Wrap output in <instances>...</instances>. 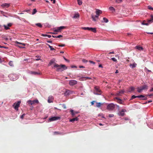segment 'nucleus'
<instances>
[{
	"instance_id": "f257e3e1",
	"label": "nucleus",
	"mask_w": 153,
	"mask_h": 153,
	"mask_svg": "<svg viewBox=\"0 0 153 153\" xmlns=\"http://www.w3.org/2000/svg\"><path fill=\"white\" fill-rule=\"evenodd\" d=\"M53 67L57 68L56 71H62L67 69V67L65 65H58L55 64Z\"/></svg>"
},
{
	"instance_id": "f03ea898",
	"label": "nucleus",
	"mask_w": 153,
	"mask_h": 153,
	"mask_svg": "<svg viewBox=\"0 0 153 153\" xmlns=\"http://www.w3.org/2000/svg\"><path fill=\"white\" fill-rule=\"evenodd\" d=\"M102 13V11L98 9H96V14L95 16H94L93 14L91 15V18H92L93 21L94 22H96L97 21V20L95 18L98 19L100 14H101Z\"/></svg>"
},
{
	"instance_id": "7ed1b4c3",
	"label": "nucleus",
	"mask_w": 153,
	"mask_h": 153,
	"mask_svg": "<svg viewBox=\"0 0 153 153\" xmlns=\"http://www.w3.org/2000/svg\"><path fill=\"white\" fill-rule=\"evenodd\" d=\"M94 94L95 95H100L102 94V91L100 89V88L98 86H95L94 87Z\"/></svg>"
},
{
	"instance_id": "20e7f679",
	"label": "nucleus",
	"mask_w": 153,
	"mask_h": 153,
	"mask_svg": "<svg viewBox=\"0 0 153 153\" xmlns=\"http://www.w3.org/2000/svg\"><path fill=\"white\" fill-rule=\"evenodd\" d=\"M10 79L12 81H15L18 78V76L16 75L12 74L9 75L8 76Z\"/></svg>"
},
{
	"instance_id": "39448f33",
	"label": "nucleus",
	"mask_w": 153,
	"mask_h": 153,
	"mask_svg": "<svg viewBox=\"0 0 153 153\" xmlns=\"http://www.w3.org/2000/svg\"><path fill=\"white\" fill-rule=\"evenodd\" d=\"M21 102L20 101H18L16 103H14L13 105V106L14 107V109L17 111L18 110V108L20 105Z\"/></svg>"
},
{
	"instance_id": "423d86ee",
	"label": "nucleus",
	"mask_w": 153,
	"mask_h": 153,
	"mask_svg": "<svg viewBox=\"0 0 153 153\" xmlns=\"http://www.w3.org/2000/svg\"><path fill=\"white\" fill-rule=\"evenodd\" d=\"M74 93V91H71L69 90L65 89V91L64 93L65 96H68L70 94H72Z\"/></svg>"
},
{
	"instance_id": "0eeeda50",
	"label": "nucleus",
	"mask_w": 153,
	"mask_h": 153,
	"mask_svg": "<svg viewBox=\"0 0 153 153\" xmlns=\"http://www.w3.org/2000/svg\"><path fill=\"white\" fill-rule=\"evenodd\" d=\"M60 117H53L49 119V121L51 122L60 119Z\"/></svg>"
},
{
	"instance_id": "6e6552de",
	"label": "nucleus",
	"mask_w": 153,
	"mask_h": 153,
	"mask_svg": "<svg viewBox=\"0 0 153 153\" xmlns=\"http://www.w3.org/2000/svg\"><path fill=\"white\" fill-rule=\"evenodd\" d=\"M115 107V105L113 103H111L107 105V108L110 110H113Z\"/></svg>"
},
{
	"instance_id": "1a4fd4ad",
	"label": "nucleus",
	"mask_w": 153,
	"mask_h": 153,
	"mask_svg": "<svg viewBox=\"0 0 153 153\" xmlns=\"http://www.w3.org/2000/svg\"><path fill=\"white\" fill-rule=\"evenodd\" d=\"M65 28V27L62 26L59 27H58L56 28V29L54 30V31L57 32H60L61 30L64 29Z\"/></svg>"
},
{
	"instance_id": "9d476101",
	"label": "nucleus",
	"mask_w": 153,
	"mask_h": 153,
	"mask_svg": "<svg viewBox=\"0 0 153 153\" xmlns=\"http://www.w3.org/2000/svg\"><path fill=\"white\" fill-rule=\"evenodd\" d=\"M77 83L76 81L74 80H71L69 81V84L71 86H73L76 84Z\"/></svg>"
},
{
	"instance_id": "9b49d317",
	"label": "nucleus",
	"mask_w": 153,
	"mask_h": 153,
	"mask_svg": "<svg viewBox=\"0 0 153 153\" xmlns=\"http://www.w3.org/2000/svg\"><path fill=\"white\" fill-rule=\"evenodd\" d=\"M126 111V109H123L120 111L119 112L118 114L119 116H123L125 114L124 112Z\"/></svg>"
},
{
	"instance_id": "f8f14e48",
	"label": "nucleus",
	"mask_w": 153,
	"mask_h": 153,
	"mask_svg": "<svg viewBox=\"0 0 153 153\" xmlns=\"http://www.w3.org/2000/svg\"><path fill=\"white\" fill-rule=\"evenodd\" d=\"M142 91L143 90H147L148 89V86L146 85H144L140 87Z\"/></svg>"
},
{
	"instance_id": "ddd939ff",
	"label": "nucleus",
	"mask_w": 153,
	"mask_h": 153,
	"mask_svg": "<svg viewBox=\"0 0 153 153\" xmlns=\"http://www.w3.org/2000/svg\"><path fill=\"white\" fill-rule=\"evenodd\" d=\"M28 73L30 74L33 75H37L40 74V73L39 72L33 71H30Z\"/></svg>"
},
{
	"instance_id": "4468645a",
	"label": "nucleus",
	"mask_w": 153,
	"mask_h": 153,
	"mask_svg": "<svg viewBox=\"0 0 153 153\" xmlns=\"http://www.w3.org/2000/svg\"><path fill=\"white\" fill-rule=\"evenodd\" d=\"M10 6V4L5 3L2 4L1 6L3 7H9Z\"/></svg>"
},
{
	"instance_id": "2eb2a0df",
	"label": "nucleus",
	"mask_w": 153,
	"mask_h": 153,
	"mask_svg": "<svg viewBox=\"0 0 153 153\" xmlns=\"http://www.w3.org/2000/svg\"><path fill=\"white\" fill-rule=\"evenodd\" d=\"M53 99V97L52 96H49L48 98V102L49 103H51L53 102L52 100Z\"/></svg>"
},
{
	"instance_id": "dca6fc26",
	"label": "nucleus",
	"mask_w": 153,
	"mask_h": 153,
	"mask_svg": "<svg viewBox=\"0 0 153 153\" xmlns=\"http://www.w3.org/2000/svg\"><path fill=\"white\" fill-rule=\"evenodd\" d=\"M79 120V118L78 117L76 118H73L70 119L69 121L71 122H73L75 121H78Z\"/></svg>"
},
{
	"instance_id": "f3484780",
	"label": "nucleus",
	"mask_w": 153,
	"mask_h": 153,
	"mask_svg": "<svg viewBox=\"0 0 153 153\" xmlns=\"http://www.w3.org/2000/svg\"><path fill=\"white\" fill-rule=\"evenodd\" d=\"M137 64L135 62L133 63L132 64H131L129 65L130 67L131 68H134L136 67Z\"/></svg>"
},
{
	"instance_id": "a211bd4d",
	"label": "nucleus",
	"mask_w": 153,
	"mask_h": 153,
	"mask_svg": "<svg viewBox=\"0 0 153 153\" xmlns=\"http://www.w3.org/2000/svg\"><path fill=\"white\" fill-rule=\"evenodd\" d=\"M116 99L117 100V102L121 104H123V101L120 98H119L118 97H116Z\"/></svg>"
},
{
	"instance_id": "6ab92c4d",
	"label": "nucleus",
	"mask_w": 153,
	"mask_h": 153,
	"mask_svg": "<svg viewBox=\"0 0 153 153\" xmlns=\"http://www.w3.org/2000/svg\"><path fill=\"white\" fill-rule=\"evenodd\" d=\"M53 64H56L55 62V60L54 59H51L50 60L49 64H48L49 66Z\"/></svg>"
},
{
	"instance_id": "aec40b11",
	"label": "nucleus",
	"mask_w": 153,
	"mask_h": 153,
	"mask_svg": "<svg viewBox=\"0 0 153 153\" xmlns=\"http://www.w3.org/2000/svg\"><path fill=\"white\" fill-rule=\"evenodd\" d=\"M135 89V88L133 86L131 87L129 89L128 91L130 92L134 91Z\"/></svg>"
},
{
	"instance_id": "412c9836",
	"label": "nucleus",
	"mask_w": 153,
	"mask_h": 153,
	"mask_svg": "<svg viewBox=\"0 0 153 153\" xmlns=\"http://www.w3.org/2000/svg\"><path fill=\"white\" fill-rule=\"evenodd\" d=\"M79 13L75 14L74 16L73 17V18L74 19H76L79 17Z\"/></svg>"
},
{
	"instance_id": "4be33fe9",
	"label": "nucleus",
	"mask_w": 153,
	"mask_h": 153,
	"mask_svg": "<svg viewBox=\"0 0 153 153\" xmlns=\"http://www.w3.org/2000/svg\"><path fill=\"white\" fill-rule=\"evenodd\" d=\"M27 102L29 104L31 105H32L33 104H34L33 100L32 101L31 100H28L27 101Z\"/></svg>"
},
{
	"instance_id": "5701e85b",
	"label": "nucleus",
	"mask_w": 153,
	"mask_h": 153,
	"mask_svg": "<svg viewBox=\"0 0 153 153\" xmlns=\"http://www.w3.org/2000/svg\"><path fill=\"white\" fill-rule=\"evenodd\" d=\"M46 45L49 46V47L50 48L51 51L55 50V49L53 48L52 46H50L49 44L48 43H46Z\"/></svg>"
},
{
	"instance_id": "b1692460",
	"label": "nucleus",
	"mask_w": 153,
	"mask_h": 153,
	"mask_svg": "<svg viewBox=\"0 0 153 153\" xmlns=\"http://www.w3.org/2000/svg\"><path fill=\"white\" fill-rule=\"evenodd\" d=\"M135 48L136 49L139 50H143V48L142 47L139 46H136L135 47Z\"/></svg>"
},
{
	"instance_id": "393cba45",
	"label": "nucleus",
	"mask_w": 153,
	"mask_h": 153,
	"mask_svg": "<svg viewBox=\"0 0 153 153\" xmlns=\"http://www.w3.org/2000/svg\"><path fill=\"white\" fill-rule=\"evenodd\" d=\"M149 22H153V16L151 15V19L148 20Z\"/></svg>"
},
{
	"instance_id": "a878e982",
	"label": "nucleus",
	"mask_w": 153,
	"mask_h": 153,
	"mask_svg": "<svg viewBox=\"0 0 153 153\" xmlns=\"http://www.w3.org/2000/svg\"><path fill=\"white\" fill-rule=\"evenodd\" d=\"M90 31H91L94 33H96V30L95 28H92L91 27V29Z\"/></svg>"
},
{
	"instance_id": "bb28decb",
	"label": "nucleus",
	"mask_w": 153,
	"mask_h": 153,
	"mask_svg": "<svg viewBox=\"0 0 153 153\" xmlns=\"http://www.w3.org/2000/svg\"><path fill=\"white\" fill-rule=\"evenodd\" d=\"M109 9L111 11L113 12L115 11V9L112 6L109 7Z\"/></svg>"
},
{
	"instance_id": "cd10ccee",
	"label": "nucleus",
	"mask_w": 153,
	"mask_h": 153,
	"mask_svg": "<svg viewBox=\"0 0 153 153\" xmlns=\"http://www.w3.org/2000/svg\"><path fill=\"white\" fill-rule=\"evenodd\" d=\"M70 111L71 112V115H72V117H74L76 114L75 113V112L74 111V110H73V109H71L70 110Z\"/></svg>"
},
{
	"instance_id": "c85d7f7f",
	"label": "nucleus",
	"mask_w": 153,
	"mask_h": 153,
	"mask_svg": "<svg viewBox=\"0 0 153 153\" xmlns=\"http://www.w3.org/2000/svg\"><path fill=\"white\" fill-rule=\"evenodd\" d=\"M3 26L4 27V29L6 30H9L10 29V28H9V27L7 25H3Z\"/></svg>"
},
{
	"instance_id": "c756f323",
	"label": "nucleus",
	"mask_w": 153,
	"mask_h": 153,
	"mask_svg": "<svg viewBox=\"0 0 153 153\" xmlns=\"http://www.w3.org/2000/svg\"><path fill=\"white\" fill-rule=\"evenodd\" d=\"M101 104L100 102H97L96 106L97 107L99 108L100 107Z\"/></svg>"
},
{
	"instance_id": "7c9ffc66",
	"label": "nucleus",
	"mask_w": 153,
	"mask_h": 153,
	"mask_svg": "<svg viewBox=\"0 0 153 153\" xmlns=\"http://www.w3.org/2000/svg\"><path fill=\"white\" fill-rule=\"evenodd\" d=\"M137 91L139 93H140L142 91V90H141V88L140 87H137Z\"/></svg>"
},
{
	"instance_id": "2f4dec72",
	"label": "nucleus",
	"mask_w": 153,
	"mask_h": 153,
	"mask_svg": "<svg viewBox=\"0 0 153 153\" xmlns=\"http://www.w3.org/2000/svg\"><path fill=\"white\" fill-rule=\"evenodd\" d=\"M9 65L13 67L14 66L13 62L12 61H10L9 62Z\"/></svg>"
},
{
	"instance_id": "473e14b6",
	"label": "nucleus",
	"mask_w": 153,
	"mask_h": 153,
	"mask_svg": "<svg viewBox=\"0 0 153 153\" xmlns=\"http://www.w3.org/2000/svg\"><path fill=\"white\" fill-rule=\"evenodd\" d=\"M103 20L105 23H107L108 22V19L105 17L103 18Z\"/></svg>"
},
{
	"instance_id": "72a5a7b5",
	"label": "nucleus",
	"mask_w": 153,
	"mask_h": 153,
	"mask_svg": "<svg viewBox=\"0 0 153 153\" xmlns=\"http://www.w3.org/2000/svg\"><path fill=\"white\" fill-rule=\"evenodd\" d=\"M82 28L84 30H90L91 29V27H83Z\"/></svg>"
},
{
	"instance_id": "f704fd0d",
	"label": "nucleus",
	"mask_w": 153,
	"mask_h": 153,
	"mask_svg": "<svg viewBox=\"0 0 153 153\" xmlns=\"http://www.w3.org/2000/svg\"><path fill=\"white\" fill-rule=\"evenodd\" d=\"M36 25L37 26L39 27H42V24H41V23H36Z\"/></svg>"
},
{
	"instance_id": "c9c22d12",
	"label": "nucleus",
	"mask_w": 153,
	"mask_h": 153,
	"mask_svg": "<svg viewBox=\"0 0 153 153\" xmlns=\"http://www.w3.org/2000/svg\"><path fill=\"white\" fill-rule=\"evenodd\" d=\"M78 4L79 5H81L82 4V2L81 0H77Z\"/></svg>"
},
{
	"instance_id": "e433bc0d",
	"label": "nucleus",
	"mask_w": 153,
	"mask_h": 153,
	"mask_svg": "<svg viewBox=\"0 0 153 153\" xmlns=\"http://www.w3.org/2000/svg\"><path fill=\"white\" fill-rule=\"evenodd\" d=\"M37 12V10L36 9H33V11L32 13V14H34Z\"/></svg>"
},
{
	"instance_id": "4c0bfd02",
	"label": "nucleus",
	"mask_w": 153,
	"mask_h": 153,
	"mask_svg": "<svg viewBox=\"0 0 153 153\" xmlns=\"http://www.w3.org/2000/svg\"><path fill=\"white\" fill-rule=\"evenodd\" d=\"M16 43L17 44H19V45H23L24 46H25V45H26V44H25V43H20V42H16Z\"/></svg>"
},
{
	"instance_id": "58836bf2",
	"label": "nucleus",
	"mask_w": 153,
	"mask_h": 153,
	"mask_svg": "<svg viewBox=\"0 0 153 153\" xmlns=\"http://www.w3.org/2000/svg\"><path fill=\"white\" fill-rule=\"evenodd\" d=\"M137 98V96H135L134 95H132L131 97V99H130V100H132L134 99V98Z\"/></svg>"
},
{
	"instance_id": "ea45409f",
	"label": "nucleus",
	"mask_w": 153,
	"mask_h": 153,
	"mask_svg": "<svg viewBox=\"0 0 153 153\" xmlns=\"http://www.w3.org/2000/svg\"><path fill=\"white\" fill-rule=\"evenodd\" d=\"M44 25L46 27H50V25L48 23H46L44 24Z\"/></svg>"
},
{
	"instance_id": "a19ab883",
	"label": "nucleus",
	"mask_w": 153,
	"mask_h": 153,
	"mask_svg": "<svg viewBox=\"0 0 153 153\" xmlns=\"http://www.w3.org/2000/svg\"><path fill=\"white\" fill-rule=\"evenodd\" d=\"M122 1V0H116V2L117 3H120Z\"/></svg>"
},
{
	"instance_id": "79ce46f5",
	"label": "nucleus",
	"mask_w": 153,
	"mask_h": 153,
	"mask_svg": "<svg viewBox=\"0 0 153 153\" xmlns=\"http://www.w3.org/2000/svg\"><path fill=\"white\" fill-rule=\"evenodd\" d=\"M148 8L149 10H153V8L151 7L149 5L148 6Z\"/></svg>"
},
{
	"instance_id": "37998d69",
	"label": "nucleus",
	"mask_w": 153,
	"mask_h": 153,
	"mask_svg": "<svg viewBox=\"0 0 153 153\" xmlns=\"http://www.w3.org/2000/svg\"><path fill=\"white\" fill-rule=\"evenodd\" d=\"M111 59L114 62H116L117 61V59L114 57H113L111 58Z\"/></svg>"
},
{
	"instance_id": "c03bdc74",
	"label": "nucleus",
	"mask_w": 153,
	"mask_h": 153,
	"mask_svg": "<svg viewBox=\"0 0 153 153\" xmlns=\"http://www.w3.org/2000/svg\"><path fill=\"white\" fill-rule=\"evenodd\" d=\"M143 98L141 99V100H147V98L146 97H145L144 95H143Z\"/></svg>"
},
{
	"instance_id": "a18cd8bd",
	"label": "nucleus",
	"mask_w": 153,
	"mask_h": 153,
	"mask_svg": "<svg viewBox=\"0 0 153 153\" xmlns=\"http://www.w3.org/2000/svg\"><path fill=\"white\" fill-rule=\"evenodd\" d=\"M25 114H23L20 117V118H21V119H23L24 118V116H25Z\"/></svg>"
},
{
	"instance_id": "49530a36",
	"label": "nucleus",
	"mask_w": 153,
	"mask_h": 153,
	"mask_svg": "<svg viewBox=\"0 0 153 153\" xmlns=\"http://www.w3.org/2000/svg\"><path fill=\"white\" fill-rule=\"evenodd\" d=\"M89 62L90 63L92 64H93L94 65L95 64V63L94 62V61H91V60H89Z\"/></svg>"
},
{
	"instance_id": "de8ad7c7",
	"label": "nucleus",
	"mask_w": 153,
	"mask_h": 153,
	"mask_svg": "<svg viewBox=\"0 0 153 153\" xmlns=\"http://www.w3.org/2000/svg\"><path fill=\"white\" fill-rule=\"evenodd\" d=\"M82 61V62L84 63H86L88 62V61L85 59H83Z\"/></svg>"
},
{
	"instance_id": "09e8293b",
	"label": "nucleus",
	"mask_w": 153,
	"mask_h": 153,
	"mask_svg": "<svg viewBox=\"0 0 153 153\" xmlns=\"http://www.w3.org/2000/svg\"><path fill=\"white\" fill-rule=\"evenodd\" d=\"M33 101L34 104H35V103H39V101L37 100H33Z\"/></svg>"
},
{
	"instance_id": "8fccbe9b",
	"label": "nucleus",
	"mask_w": 153,
	"mask_h": 153,
	"mask_svg": "<svg viewBox=\"0 0 153 153\" xmlns=\"http://www.w3.org/2000/svg\"><path fill=\"white\" fill-rule=\"evenodd\" d=\"M63 58L64 59V60L66 62H69V60L68 59H66L64 56L63 57Z\"/></svg>"
},
{
	"instance_id": "3c124183",
	"label": "nucleus",
	"mask_w": 153,
	"mask_h": 153,
	"mask_svg": "<svg viewBox=\"0 0 153 153\" xmlns=\"http://www.w3.org/2000/svg\"><path fill=\"white\" fill-rule=\"evenodd\" d=\"M142 25H149L148 23H144L143 22L142 23Z\"/></svg>"
},
{
	"instance_id": "603ef678",
	"label": "nucleus",
	"mask_w": 153,
	"mask_h": 153,
	"mask_svg": "<svg viewBox=\"0 0 153 153\" xmlns=\"http://www.w3.org/2000/svg\"><path fill=\"white\" fill-rule=\"evenodd\" d=\"M8 26L9 27H11L12 25V23H9L7 24Z\"/></svg>"
},
{
	"instance_id": "864d4df0",
	"label": "nucleus",
	"mask_w": 153,
	"mask_h": 153,
	"mask_svg": "<svg viewBox=\"0 0 153 153\" xmlns=\"http://www.w3.org/2000/svg\"><path fill=\"white\" fill-rule=\"evenodd\" d=\"M62 107L64 108H65V109H66V106L65 105V104H62Z\"/></svg>"
},
{
	"instance_id": "5fc2aeb1",
	"label": "nucleus",
	"mask_w": 153,
	"mask_h": 153,
	"mask_svg": "<svg viewBox=\"0 0 153 153\" xmlns=\"http://www.w3.org/2000/svg\"><path fill=\"white\" fill-rule=\"evenodd\" d=\"M143 95H138V96H137V98H143Z\"/></svg>"
},
{
	"instance_id": "6e6d98bb",
	"label": "nucleus",
	"mask_w": 153,
	"mask_h": 153,
	"mask_svg": "<svg viewBox=\"0 0 153 153\" xmlns=\"http://www.w3.org/2000/svg\"><path fill=\"white\" fill-rule=\"evenodd\" d=\"M124 90H121L120 91H119V92H120V94H123L124 92Z\"/></svg>"
},
{
	"instance_id": "4d7b16f0",
	"label": "nucleus",
	"mask_w": 153,
	"mask_h": 153,
	"mask_svg": "<svg viewBox=\"0 0 153 153\" xmlns=\"http://www.w3.org/2000/svg\"><path fill=\"white\" fill-rule=\"evenodd\" d=\"M114 115L112 114H109L108 116L109 117H114Z\"/></svg>"
},
{
	"instance_id": "13d9d810",
	"label": "nucleus",
	"mask_w": 153,
	"mask_h": 153,
	"mask_svg": "<svg viewBox=\"0 0 153 153\" xmlns=\"http://www.w3.org/2000/svg\"><path fill=\"white\" fill-rule=\"evenodd\" d=\"M84 78L86 79H91V77H85Z\"/></svg>"
},
{
	"instance_id": "bf43d9fd",
	"label": "nucleus",
	"mask_w": 153,
	"mask_h": 153,
	"mask_svg": "<svg viewBox=\"0 0 153 153\" xmlns=\"http://www.w3.org/2000/svg\"><path fill=\"white\" fill-rule=\"evenodd\" d=\"M62 36L61 35H59V36H56V38H60V37H62Z\"/></svg>"
},
{
	"instance_id": "052dcab7",
	"label": "nucleus",
	"mask_w": 153,
	"mask_h": 153,
	"mask_svg": "<svg viewBox=\"0 0 153 153\" xmlns=\"http://www.w3.org/2000/svg\"><path fill=\"white\" fill-rule=\"evenodd\" d=\"M41 35L43 36H47V34H42Z\"/></svg>"
},
{
	"instance_id": "680f3d73",
	"label": "nucleus",
	"mask_w": 153,
	"mask_h": 153,
	"mask_svg": "<svg viewBox=\"0 0 153 153\" xmlns=\"http://www.w3.org/2000/svg\"><path fill=\"white\" fill-rule=\"evenodd\" d=\"M65 46V44H62V45H58V46L59 47H64Z\"/></svg>"
},
{
	"instance_id": "e2e57ef3",
	"label": "nucleus",
	"mask_w": 153,
	"mask_h": 153,
	"mask_svg": "<svg viewBox=\"0 0 153 153\" xmlns=\"http://www.w3.org/2000/svg\"><path fill=\"white\" fill-rule=\"evenodd\" d=\"M19 47L21 48H25V47H24L22 46H21L20 45H17Z\"/></svg>"
},
{
	"instance_id": "0e129e2a",
	"label": "nucleus",
	"mask_w": 153,
	"mask_h": 153,
	"mask_svg": "<svg viewBox=\"0 0 153 153\" xmlns=\"http://www.w3.org/2000/svg\"><path fill=\"white\" fill-rule=\"evenodd\" d=\"M146 96H149V97L152 96H153V94H148V95H146Z\"/></svg>"
},
{
	"instance_id": "69168bd1",
	"label": "nucleus",
	"mask_w": 153,
	"mask_h": 153,
	"mask_svg": "<svg viewBox=\"0 0 153 153\" xmlns=\"http://www.w3.org/2000/svg\"><path fill=\"white\" fill-rule=\"evenodd\" d=\"M40 57H39V56H38V58L37 59H36V61H38L39 60H40Z\"/></svg>"
},
{
	"instance_id": "338daca9",
	"label": "nucleus",
	"mask_w": 153,
	"mask_h": 153,
	"mask_svg": "<svg viewBox=\"0 0 153 153\" xmlns=\"http://www.w3.org/2000/svg\"><path fill=\"white\" fill-rule=\"evenodd\" d=\"M120 94H121L120 93V92H119V91L117 93V96H120Z\"/></svg>"
},
{
	"instance_id": "774afa93",
	"label": "nucleus",
	"mask_w": 153,
	"mask_h": 153,
	"mask_svg": "<svg viewBox=\"0 0 153 153\" xmlns=\"http://www.w3.org/2000/svg\"><path fill=\"white\" fill-rule=\"evenodd\" d=\"M149 91L152 92L153 91V87Z\"/></svg>"
}]
</instances>
